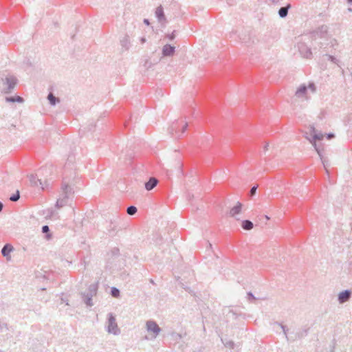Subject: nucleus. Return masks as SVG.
Returning a JSON list of instances; mask_svg holds the SVG:
<instances>
[{"label":"nucleus","mask_w":352,"mask_h":352,"mask_svg":"<svg viewBox=\"0 0 352 352\" xmlns=\"http://www.w3.org/2000/svg\"><path fill=\"white\" fill-rule=\"evenodd\" d=\"M19 198H20V193H19V191L17 190L15 194L12 195L10 197V200L12 201H16L19 199Z\"/></svg>","instance_id":"33"},{"label":"nucleus","mask_w":352,"mask_h":352,"mask_svg":"<svg viewBox=\"0 0 352 352\" xmlns=\"http://www.w3.org/2000/svg\"><path fill=\"white\" fill-rule=\"evenodd\" d=\"M144 23H145L146 25H149V21H148V19H144Z\"/></svg>","instance_id":"43"},{"label":"nucleus","mask_w":352,"mask_h":352,"mask_svg":"<svg viewBox=\"0 0 352 352\" xmlns=\"http://www.w3.org/2000/svg\"><path fill=\"white\" fill-rule=\"evenodd\" d=\"M278 325H280V327H281V329H283V333H284V334H285V337L287 338V340H289V338H288V336H287V331H288V329H287V328L286 327V326H285V325H283V324H278Z\"/></svg>","instance_id":"35"},{"label":"nucleus","mask_w":352,"mask_h":352,"mask_svg":"<svg viewBox=\"0 0 352 352\" xmlns=\"http://www.w3.org/2000/svg\"><path fill=\"white\" fill-rule=\"evenodd\" d=\"M6 101L7 102H19V103H22L23 102L24 100L22 97L19 96H9V97H6Z\"/></svg>","instance_id":"23"},{"label":"nucleus","mask_w":352,"mask_h":352,"mask_svg":"<svg viewBox=\"0 0 352 352\" xmlns=\"http://www.w3.org/2000/svg\"><path fill=\"white\" fill-rule=\"evenodd\" d=\"M167 37L169 40L173 41L175 38V31H173L171 34H168Z\"/></svg>","instance_id":"39"},{"label":"nucleus","mask_w":352,"mask_h":352,"mask_svg":"<svg viewBox=\"0 0 352 352\" xmlns=\"http://www.w3.org/2000/svg\"><path fill=\"white\" fill-rule=\"evenodd\" d=\"M140 41H141L142 43H144L146 42V38H142Z\"/></svg>","instance_id":"44"},{"label":"nucleus","mask_w":352,"mask_h":352,"mask_svg":"<svg viewBox=\"0 0 352 352\" xmlns=\"http://www.w3.org/2000/svg\"><path fill=\"white\" fill-rule=\"evenodd\" d=\"M351 297V291L349 290V289H346V290L341 292L338 294V300L340 304H343V303L347 302L348 300H349Z\"/></svg>","instance_id":"10"},{"label":"nucleus","mask_w":352,"mask_h":352,"mask_svg":"<svg viewBox=\"0 0 352 352\" xmlns=\"http://www.w3.org/2000/svg\"><path fill=\"white\" fill-rule=\"evenodd\" d=\"M223 344L226 347L232 349H234L236 346L234 342L232 340L226 341V342H223Z\"/></svg>","instance_id":"32"},{"label":"nucleus","mask_w":352,"mask_h":352,"mask_svg":"<svg viewBox=\"0 0 352 352\" xmlns=\"http://www.w3.org/2000/svg\"><path fill=\"white\" fill-rule=\"evenodd\" d=\"M14 248L11 244L6 243L1 249V254L3 256L8 257L10 256V252H12Z\"/></svg>","instance_id":"19"},{"label":"nucleus","mask_w":352,"mask_h":352,"mask_svg":"<svg viewBox=\"0 0 352 352\" xmlns=\"http://www.w3.org/2000/svg\"><path fill=\"white\" fill-rule=\"evenodd\" d=\"M98 291V284H91L88 287L87 292L81 293V298L87 307L94 305L92 298L96 295Z\"/></svg>","instance_id":"1"},{"label":"nucleus","mask_w":352,"mask_h":352,"mask_svg":"<svg viewBox=\"0 0 352 352\" xmlns=\"http://www.w3.org/2000/svg\"><path fill=\"white\" fill-rule=\"evenodd\" d=\"M239 38L240 41L248 47L256 45L258 42L257 36L255 34H252L250 33H243L239 34Z\"/></svg>","instance_id":"6"},{"label":"nucleus","mask_w":352,"mask_h":352,"mask_svg":"<svg viewBox=\"0 0 352 352\" xmlns=\"http://www.w3.org/2000/svg\"><path fill=\"white\" fill-rule=\"evenodd\" d=\"M120 45L123 49L125 50H128L130 48V40L128 35H125L121 40H120Z\"/></svg>","instance_id":"22"},{"label":"nucleus","mask_w":352,"mask_h":352,"mask_svg":"<svg viewBox=\"0 0 352 352\" xmlns=\"http://www.w3.org/2000/svg\"><path fill=\"white\" fill-rule=\"evenodd\" d=\"M158 180L155 177H151L148 182L145 183V188L147 190H151L157 184Z\"/></svg>","instance_id":"17"},{"label":"nucleus","mask_w":352,"mask_h":352,"mask_svg":"<svg viewBox=\"0 0 352 352\" xmlns=\"http://www.w3.org/2000/svg\"><path fill=\"white\" fill-rule=\"evenodd\" d=\"M3 207V204L0 201V212L2 210Z\"/></svg>","instance_id":"45"},{"label":"nucleus","mask_w":352,"mask_h":352,"mask_svg":"<svg viewBox=\"0 0 352 352\" xmlns=\"http://www.w3.org/2000/svg\"><path fill=\"white\" fill-rule=\"evenodd\" d=\"M310 136L311 137L306 135L305 138L313 145L316 151H317V148H323V147L320 144H318L316 143L317 140H322L323 139L324 135L322 132L317 131V130L315 129L314 126H311Z\"/></svg>","instance_id":"2"},{"label":"nucleus","mask_w":352,"mask_h":352,"mask_svg":"<svg viewBox=\"0 0 352 352\" xmlns=\"http://www.w3.org/2000/svg\"><path fill=\"white\" fill-rule=\"evenodd\" d=\"M155 16L160 22L166 21L164 9L162 6H160L156 8Z\"/></svg>","instance_id":"16"},{"label":"nucleus","mask_w":352,"mask_h":352,"mask_svg":"<svg viewBox=\"0 0 352 352\" xmlns=\"http://www.w3.org/2000/svg\"><path fill=\"white\" fill-rule=\"evenodd\" d=\"M309 89L312 93H314L316 91V86L313 82L309 84L307 89Z\"/></svg>","instance_id":"38"},{"label":"nucleus","mask_w":352,"mask_h":352,"mask_svg":"<svg viewBox=\"0 0 352 352\" xmlns=\"http://www.w3.org/2000/svg\"><path fill=\"white\" fill-rule=\"evenodd\" d=\"M137 208L134 206H130L126 209V212L129 215H133L137 212Z\"/></svg>","instance_id":"29"},{"label":"nucleus","mask_w":352,"mask_h":352,"mask_svg":"<svg viewBox=\"0 0 352 352\" xmlns=\"http://www.w3.org/2000/svg\"><path fill=\"white\" fill-rule=\"evenodd\" d=\"M347 3L351 4L352 3V0H347Z\"/></svg>","instance_id":"46"},{"label":"nucleus","mask_w":352,"mask_h":352,"mask_svg":"<svg viewBox=\"0 0 352 352\" xmlns=\"http://www.w3.org/2000/svg\"><path fill=\"white\" fill-rule=\"evenodd\" d=\"M175 47L169 44L165 45L162 48V54L164 56H171L174 54Z\"/></svg>","instance_id":"12"},{"label":"nucleus","mask_w":352,"mask_h":352,"mask_svg":"<svg viewBox=\"0 0 352 352\" xmlns=\"http://www.w3.org/2000/svg\"><path fill=\"white\" fill-rule=\"evenodd\" d=\"M111 294L114 298H118L120 296V290L116 287H111Z\"/></svg>","instance_id":"30"},{"label":"nucleus","mask_w":352,"mask_h":352,"mask_svg":"<svg viewBox=\"0 0 352 352\" xmlns=\"http://www.w3.org/2000/svg\"><path fill=\"white\" fill-rule=\"evenodd\" d=\"M42 232L45 233V234H47L46 238L47 239H50L51 238V234H49V232H50V228H49L48 226H43L42 227Z\"/></svg>","instance_id":"31"},{"label":"nucleus","mask_w":352,"mask_h":352,"mask_svg":"<svg viewBox=\"0 0 352 352\" xmlns=\"http://www.w3.org/2000/svg\"><path fill=\"white\" fill-rule=\"evenodd\" d=\"M328 26L326 25H322L318 27L317 29L314 30L311 34L312 37L316 38H324L328 32Z\"/></svg>","instance_id":"8"},{"label":"nucleus","mask_w":352,"mask_h":352,"mask_svg":"<svg viewBox=\"0 0 352 352\" xmlns=\"http://www.w3.org/2000/svg\"><path fill=\"white\" fill-rule=\"evenodd\" d=\"M107 331L109 333H111L116 336H118L120 333V329L118 326L116 317L112 313H109L108 314Z\"/></svg>","instance_id":"4"},{"label":"nucleus","mask_w":352,"mask_h":352,"mask_svg":"<svg viewBox=\"0 0 352 352\" xmlns=\"http://www.w3.org/2000/svg\"><path fill=\"white\" fill-rule=\"evenodd\" d=\"M187 127L188 123L186 122L183 123V122L176 121L172 124L169 130L170 133L174 134L175 138H179L184 133Z\"/></svg>","instance_id":"3"},{"label":"nucleus","mask_w":352,"mask_h":352,"mask_svg":"<svg viewBox=\"0 0 352 352\" xmlns=\"http://www.w3.org/2000/svg\"><path fill=\"white\" fill-rule=\"evenodd\" d=\"M329 60L331 62H332L334 64H336L338 65V63H339V60L333 56H331V55H329V54H324L322 56V61H324V60Z\"/></svg>","instance_id":"25"},{"label":"nucleus","mask_w":352,"mask_h":352,"mask_svg":"<svg viewBox=\"0 0 352 352\" xmlns=\"http://www.w3.org/2000/svg\"><path fill=\"white\" fill-rule=\"evenodd\" d=\"M269 143H266L263 148V151L266 152L268 150Z\"/></svg>","instance_id":"41"},{"label":"nucleus","mask_w":352,"mask_h":352,"mask_svg":"<svg viewBox=\"0 0 352 352\" xmlns=\"http://www.w3.org/2000/svg\"><path fill=\"white\" fill-rule=\"evenodd\" d=\"M265 219L268 220V219H270V217L268 216L265 215Z\"/></svg>","instance_id":"47"},{"label":"nucleus","mask_w":352,"mask_h":352,"mask_svg":"<svg viewBox=\"0 0 352 352\" xmlns=\"http://www.w3.org/2000/svg\"><path fill=\"white\" fill-rule=\"evenodd\" d=\"M331 352H335V351H334V349H333L331 350Z\"/></svg>","instance_id":"51"},{"label":"nucleus","mask_w":352,"mask_h":352,"mask_svg":"<svg viewBox=\"0 0 352 352\" xmlns=\"http://www.w3.org/2000/svg\"><path fill=\"white\" fill-rule=\"evenodd\" d=\"M68 199H69L68 197H65V195H64L63 194H61L60 197L56 201V207L57 208H60L63 207L64 206L67 205V204L68 202Z\"/></svg>","instance_id":"18"},{"label":"nucleus","mask_w":352,"mask_h":352,"mask_svg":"<svg viewBox=\"0 0 352 352\" xmlns=\"http://www.w3.org/2000/svg\"><path fill=\"white\" fill-rule=\"evenodd\" d=\"M278 325H280V327H281V329H283V333H284V334H285V337L287 338V340H289V338H288V336H287V331H288V329H287V328L286 327V326H285V325H283V324H278Z\"/></svg>","instance_id":"36"},{"label":"nucleus","mask_w":352,"mask_h":352,"mask_svg":"<svg viewBox=\"0 0 352 352\" xmlns=\"http://www.w3.org/2000/svg\"><path fill=\"white\" fill-rule=\"evenodd\" d=\"M241 227L245 230H250L253 228L254 224L250 220H243L241 223Z\"/></svg>","instance_id":"24"},{"label":"nucleus","mask_w":352,"mask_h":352,"mask_svg":"<svg viewBox=\"0 0 352 352\" xmlns=\"http://www.w3.org/2000/svg\"><path fill=\"white\" fill-rule=\"evenodd\" d=\"M323 150H324L323 148H317V151H316L318 154L320 159L324 166V168L326 170V172L328 173L329 170H327V166L328 165L329 160L327 157H324L323 156Z\"/></svg>","instance_id":"14"},{"label":"nucleus","mask_w":352,"mask_h":352,"mask_svg":"<svg viewBox=\"0 0 352 352\" xmlns=\"http://www.w3.org/2000/svg\"><path fill=\"white\" fill-rule=\"evenodd\" d=\"M146 325V330L153 333V338H155L161 331L160 327L158 326L156 322L153 320H148Z\"/></svg>","instance_id":"7"},{"label":"nucleus","mask_w":352,"mask_h":352,"mask_svg":"<svg viewBox=\"0 0 352 352\" xmlns=\"http://www.w3.org/2000/svg\"><path fill=\"white\" fill-rule=\"evenodd\" d=\"M334 134L331 133L327 134V138L328 140H331V138H334Z\"/></svg>","instance_id":"40"},{"label":"nucleus","mask_w":352,"mask_h":352,"mask_svg":"<svg viewBox=\"0 0 352 352\" xmlns=\"http://www.w3.org/2000/svg\"><path fill=\"white\" fill-rule=\"evenodd\" d=\"M42 171H43V168L40 169L38 173L42 172Z\"/></svg>","instance_id":"50"},{"label":"nucleus","mask_w":352,"mask_h":352,"mask_svg":"<svg viewBox=\"0 0 352 352\" xmlns=\"http://www.w3.org/2000/svg\"><path fill=\"white\" fill-rule=\"evenodd\" d=\"M348 10H349V12L352 11V8H349Z\"/></svg>","instance_id":"48"},{"label":"nucleus","mask_w":352,"mask_h":352,"mask_svg":"<svg viewBox=\"0 0 352 352\" xmlns=\"http://www.w3.org/2000/svg\"><path fill=\"white\" fill-rule=\"evenodd\" d=\"M50 103L52 105H55L56 102H59V99L54 96L52 94H50L47 96Z\"/></svg>","instance_id":"28"},{"label":"nucleus","mask_w":352,"mask_h":352,"mask_svg":"<svg viewBox=\"0 0 352 352\" xmlns=\"http://www.w3.org/2000/svg\"><path fill=\"white\" fill-rule=\"evenodd\" d=\"M291 8V4L287 3L285 6L281 7L278 10V15L280 18H285L288 14V11Z\"/></svg>","instance_id":"20"},{"label":"nucleus","mask_w":352,"mask_h":352,"mask_svg":"<svg viewBox=\"0 0 352 352\" xmlns=\"http://www.w3.org/2000/svg\"><path fill=\"white\" fill-rule=\"evenodd\" d=\"M30 182L32 186H41L42 189H44V186L41 179H38L36 175H30Z\"/></svg>","instance_id":"15"},{"label":"nucleus","mask_w":352,"mask_h":352,"mask_svg":"<svg viewBox=\"0 0 352 352\" xmlns=\"http://www.w3.org/2000/svg\"><path fill=\"white\" fill-rule=\"evenodd\" d=\"M298 50L300 54L306 58H310L312 56L311 50L309 47H308L305 43H300L298 45Z\"/></svg>","instance_id":"9"},{"label":"nucleus","mask_w":352,"mask_h":352,"mask_svg":"<svg viewBox=\"0 0 352 352\" xmlns=\"http://www.w3.org/2000/svg\"><path fill=\"white\" fill-rule=\"evenodd\" d=\"M308 333V329H302L301 330H300L297 333L296 335L295 336V337L294 338H292L293 340H295L296 339H300L305 336H306Z\"/></svg>","instance_id":"26"},{"label":"nucleus","mask_w":352,"mask_h":352,"mask_svg":"<svg viewBox=\"0 0 352 352\" xmlns=\"http://www.w3.org/2000/svg\"><path fill=\"white\" fill-rule=\"evenodd\" d=\"M235 33H236V32L232 31V32L230 33V34H235Z\"/></svg>","instance_id":"49"},{"label":"nucleus","mask_w":352,"mask_h":352,"mask_svg":"<svg viewBox=\"0 0 352 352\" xmlns=\"http://www.w3.org/2000/svg\"><path fill=\"white\" fill-rule=\"evenodd\" d=\"M307 91V87L305 85H302L300 87L296 90L295 95L298 98H302L306 96Z\"/></svg>","instance_id":"21"},{"label":"nucleus","mask_w":352,"mask_h":352,"mask_svg":"<svg viewBox=\"0 0 352 352\" xmlns=\"http://www.w3.org/2000/svg\"><path fill=\"white\" fill-rule=\"evenodd\" d=\"M268 5H279L282 0H265Z\"/></svg>","instance_id":"34"},{"label":"nucleus","mask_w":352,"mask_h":352,"mask_svg":"<svg viewBox=\"0 0 352 352\" xmlns=\"http://www.w3.org/2000/svg\"><path fill=\"white\" fill-rule=\"evenodd\" d=\"M242 204L239 201L237 202L236 205L232 208L229 212V214L230 217L235 218L236 220H239V218L236 217V215L241 213L242 210Z\"/></svg>","instance_id":"11"},{"label":"nucleus","mask_w":352,"mask_h":352,"mask_svg":"<svg viewBox=\"0 0 352 352\" xmlns=\"http://www.w3.org/2000/svg\"><path fill=\"white\" fill-rule=\"evenodd\" d=\"M248 296L249 298L255 299L254 296L251 292L248 293Z\"/></svg>","instance_id":"42"},{"label":"nucleus","mask_w":352,"mask_h":352,"mask_svg":"<svg viewBox=\"0 0 352 352\" xmlns=\"http://www.w3.org/2000/svg\"><path fill=\"white\" fill-rule=\"evenodd\" d=\"M1 79L3 85L6 86L3 89V91L6 94L10 93L17 83V79L13 76H7L5 78L2 77Z\"/></svg>","instance_id":"5"},{"label":"nucleus","mask_w":352,"mask_h":352,"mask_svg":"<svg viewBox=\"0 0 352 352\" xmlns=\"http://www.w3.org/2000/svg\"><path fill=\"white\" fill-rule=\"evenodd\" d=\"M108 231H109V234L110 235H111V236L115 235L117 232V225L113 223H111L109 226Z\"/></svg>","instance_id":"27"},{"label":"nucleus","mask_w":352,"mask_h":352,"mask_svg":"<svg viewBox=\"0 0 352 352\" xmlns=\"http://www.w3.org/2000/svg\"><path fill=\"white\" fill-rule=\"evenodd\" d=\"M257 188L258 186H254L251 188L250 190V195L251 197L254 196L255 194H256V190H257Z\"/></svg>","instance_id":"37"},{"label":"nucleus","mask_w":352,"mask_h":352,"mask_svg":"<svg viewBox=\"0 0 352 352\" xmlns=\"http://www.w3.org/2000/svg\"><path fill=\"white\" fill-rule=\"evenodd\" d=\"M62 194L65 195V197L71 198L74 194L73 188L68 184H63L62 185Z\"/></svg>","instance_id":"13"}]
</instances>
